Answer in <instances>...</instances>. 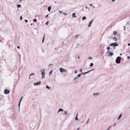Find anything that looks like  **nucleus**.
<instances>
[{
	"mask_svg": "<svg viewBox=\"0 0 130 130\" xmlns=\"http://www.w3.org/2000/svg\"><path fill=\"white\" fill-rule=\"evenodd\" d=\"M45 69H43L41 71V74L42 75L41 78L43 79L45 77Z\"/></svg>",
	"mask_w": 130,
	"mask_h": 130,
	"instance_id": "nucleus-1",
	"label": "nucleus"
},
{
	"mask_svg": "<svg viewBox=\"0 0 130 130\" xmlns=\"http://www.w3.org/2000/svg\"><path fill=\"white\" fill-rule=\"evenodd\" d=\"M121 58L120 57H117L116 60L115 62L117 64H119L121 63Z\"/></svg>",
	"mask_w": 130,
	"mask_h": 130,
	"instance_id": "nucleus-2",
	"label": "nucleus"
},
{
	"mask_svg": "<svg viewBox=\"0 0 130 130\" xmlns=\"http://www.w3.org/2000/svg\"><path fill=\"white\" fill-rule=\"evenodd\" d=\"M106 54H107L108 57L112 56L113 55V53H112L110 51L107 52Z\"/></svg>",
	"mask_w": 130,
	"mask_h": 130,
	"instance_id": "nucleus-3",
	"label": "nucleus"
},
{
	"mask_svg": "<svg viewBox=\"0 0 130 130\" xmlns=\"http://www.w3.org/2000/svg\"><path fill=\"white\" fill-rule=\"evenodd\" d=\"M118 44L117 42H115L114 43H111L110 45L109 46H113L114 47H115L118 45Z\"/></svg>",
	"mask_w": 130,
	"mask_h": 130,
	"instance_id": "nucleus-4",
	"label": "nucleus"
},
{
	"mask_svg": "<svg viewBox=\"0 0 130 130\" xmlns=\"http://www.w3.org/2000/svg\"><path fill=\"white\" fill-rule=\"evenodd\" d=\"M61 73H62L63 72H65L66 71V70L63 68H60L59 69Z\"/></svg>",
	"mask_w": 130,
	"mask_h": 130,
	"instance_id": "nucleus-5",
	"label": "nucleus"
},
{
	"mask_svg": "<svg viewBox=\"0 0 130 130\" xmlns=\"http://www.w3.org/2000/svg\"><path fill=\"white\" fill-rule=\"evenodd\" d=\"M10 92L9 90H7V89H5L4 90V93L6 94H8Z\"/></svg>",
	"mask_w": 130,
	"mask_h": 130,
	"instance_id": "nucleus-6",
	"label": "nucleus"
},
{
	"mask_svg": "<svg viewBox=\"0 0 130 130\" xmlns=\"http://www.w3.org/2000/svg\"><path fill=\"white\" fill-rule=\"evenodd\" d=\"M81 74H79L77 75L75 77L74 80H75L78 78L80 77L81 76Z\"/></svg>",
	"mask_w": 130,
	"mask_h": 130,
	"instance_id": "nucleus-7",
	"label": "nucleus"
},
{
	"mask_svg": "<svg viewBox=\"0 0 130 130\" xmlns=\"http://www.w3.org/2000/svg\"><path fill=\"white\" fill-rule=\"evenodd\" d=\"M23 98V96L21 97V99H20V102H19V105H18V106L19 107V110L20 108V105L21 102L22 101V99Z\"/></svg>",
	"mask_w": 130,
	"mask_h": 130,
	"instance_id": "nucleus-8",
	"label": "nucleus"
},
{
	"mask_svg": "<svg viewBox=\"0 0 130 130\" xmlns=\"http://www.w3.org/2000/svg\"><path fill=\"white\" fill-rule=\"evenodd\" d=\"M41 84V82H37L36 83H34V85L35 86H37L38 85L40 84Z\"/></svg>",
	"mask_w": 130,
	"mask_h": 130,
	"instance_id": "nucleus-9",
	"label": "nucleus"
},
{
	"mask_svg": "<svg viewBox=\"0 0 130 130\" xmlns=\"http://www.w3.org/2000/svg\"><path fill=\"white\" fill-rule=\"evenodd\" d=\"M63 110L61 109V108H60L59 110H58V111H57V113H58L59 112H60V111H61V112H63Z\"/></svg>",
	"mask_w": 130,
	"mask_h": 130,
	"instance_id": "nucleus-10",
	"label": "nucleus"
},
{
	"mask_svg": "<svg viewBox=\"0 0 130 130\" xmlns=\"http://www.w3.org/2000/svg\"><path fill=\"white\" fill-rule=\"evenodd\" d=\"M93 21V20H92L90 22H89V24L88 25V27H90L91 26V24L92 23V22Z\"/></svg>",
	"mask_w": 130,
	"mask_h": 130,
	"instance_id": "nucleus-11",
	"label": "nucleus"
},
{
	"mask_svg": "<svg viewBox=\"0 0 130 130\" xmlns=\"http://www.w3.org/2000/svg\"><path fill=\"white\" fill-rule=\"evenodd\" d=\"M46 88L47 89H48L49 90H51V87H49L47 85H46Z\"/></svg>",
	"mask_w": 130,
	"mask_h": 130,
	"instance_id": "nucleus-12",
	"label": "nucleus"
},
{
	"mask_svg": "<svg viewBox=\"0 0 130 130\" xmlns=\"http://www.w3.org/2000/svg\"><path fill=\"white\" fill-rule=\"evenodd\" d=\"M75 13H73L72 14V17H73V18H75V17H77L75 15Z\"/></svg>",
	"mask_w": 130,
	"mask_h": 130,
	"instance_id": "nucleus-13",
	"label": "nucleus"
},
{
	"mask_svg": "<svg viewBox=\"0 0 130 130\" xmlns=\"http://www.w3.org/2000/svg\"><path fill=\"white\" fill-rule=\"evenodd\" d=\"M47 9L49 12L50 11V10L51 9V6L49 7H48Z\"/></svg>",
	"mask_w": 130,
	"mask_h": 130,
	"instance_id": "nucleus-14",
	"label": "nucleus"
},
{
	"mask_svg": "<svg viewBox=\"0 0 130 130\" xmlns=\"http://www.w3.org/2000/svg\"><path fill=\"white\" fill-rule=\"evenodd\" d=\"M64 114L65 116H66L67 114V111H65L64 112Z\"/></svg>",
	"mask_w": 130,
	"mask_h": 130,
	"instance_id": "nucleus-15",
	"label": "nucleus"
},
{
	"mask_svg": "<svg viewBox=\"0 0 130 130\" xmlns=\"http://www.w3.org/2000/svg\"><path fill=\"white\" fill-rule=\"evenodd\" d=\"M53 71V70H51L50 71V72H49V76H50V75H51V74L52 73Z\"/></svg>",
	"mask_w": 130,
	"mask_h": 130,
	"instance_id": "nucleus-16",
	"label": "nucleus"
},
{
	"mask_svg": "<svg viewBox=\"0 0 130 130\" xmlns=\"http://www.w3.org/2000/svg\"><path fill=\"white\" fill-rule=\"evenodd\" d=\"M122 117V114H120V115H119V116L118 117V118L117 119L118 120H119L120 118L121 117Z\"/></svg>",
	"mask_w": 130,
	"mask_h": 130,
	"instance_id": "nucleus-17",
	"label": "nucleus"
},
{
	"mask_svg": "<svg viewBox=\"0 0 130 130\" xmlns=\"http://www.w3.org/2000/svg\"><path fill=\"white\" fill-rule=\"evenodd\" d=\"M113 39L115 41H117L118 40V39H117V38L116 37H114L113 38Z\"/></svg>",
	"mask_w": 130,
	"mask_h": 130,
	"instance_id": "nucleus-18",
	"label": "nucleus"
},
{
	"mask_svg": "<svg viewBox=\"0 0 130 130\" xmlns=\"http://www.w3.org/2000/svg\"><path fill=\"white\" fill-rule=\"evenodd\" d=\"M89 5L90 6H92V7L94 8H95V6H93V5L92 4H89Z\"/></svg>",
	"mask_w": 130,
	"mask_h": 130,
	"instance_id": "nucleus-19",
	"label": "nucleus"
},
{
	"mask_svg": "<svg viewBox=\"0 0 130 130\" xmlns=\"http://www.w3.org/2000/svg\"><path fill=\"white\" fill-rule=\"evenodd\" d=\"M98 93H94L93 94V95L94 96H97L98 95Z\"/></svg>",
	"mask_w": 130,
	"mask_h": 130,
	"instance_id": "nucleus-20",
	"label": "nucleus"
},
{
	"mask_svg": "<svg viewBox=\"0 0 130 130\" xmlns=\"http://www.w3.org/2000/svg\"><path fill=\"white\" fill-rule=\"evenodd\" d=\"M93 70V69H92V70H90V71H88L87 72H86L85 73H82V74L87 73H88V72H90L91 71H92V70Z\"/></svg>",
	"mask_w": 130,
	"mask_h": 130,
	"instance_id": "nucleus-21",
	"label": "nucleus"
},
{
	"mask_svg": "<svg viewBox=\"0 0 130 130\" xmlns=\"http://www.w3.org/2000/svg\"><path fill=\"white\" fill-rule=\"evenodd\" d=\"M107 50H108V52L110 51V47H109V46H108L107 47Z\"/></svg>",
	"mask_w": 130,
	"mask_h": 130,
	"instance_id": "nucleus-22",
	"label": "nucleus"
},
{
	"mask_svg": "<svg viewBox=\"0 0 130 130\" xmlns=\"http://www.w3.org/2000/svg\"><path fill=\"white\" fill-rule=\"evenodd\" d=\"M113 34L114 35H116L117 34V32L116 31H114L113 32Z\"/></svg>",
	"mask_w": 130,
	"mask_h": 130,
	"instance_id": "nucleus-23",
	"label": "nucleus"
},
{
	"mask_svg": "<svg viewBox=\"0 0 130 130\" xmlns=\"http://www.w3.org/2000/svg\"><path fill=\"white\" fill-rule=\"evenodd\" d=\"M86 19V17H83L82 18L83 20H84Z\"/></svg>",
	"mask_w": 130,
	"mask_h": 130,
	"instance_id": "nucleus-24",
	"label": "nucleus"
},
{
	"mask_svg": "<svg viewBox=\"0 0 130 130\" xmlns=\"http://www.w3.org/2000/svg\"><path fill=\"white\" fill-rule=\"evenodd\" d=\"M34 73H32V74H31L30 75H29V78H30V76H31V75H34Z\"/></svg>",
	"mask_w": 130,
	"mask_h": 130,
	"instance_id": "nucleus-25",
	"label": "nucleus"
},
{
	"mask_svg": "<svg viewBox=\"0 0 130 130\" xmlns=\"http://www.w3.org/2000/svg\"><path fill=\"white\" fill-rule=\"evenodd\" d=\"M77 116H78V114H77L75 118V120H78V118L77 117Z\"/></svg>",
	"mask_w": 130,
	"mask_h": 130,
	"instance_id": "nucleus-26",
	"label": "nucleus"
},
{
	"mask_svg": "<svg viewBox=\"0 0 130 130\" xmlns=\"http://www.w3.org/2000/svg\"><path fill=\"white\" fill-rule=\"evenodd\" d=\"M93 65V64L92 63H91L90 65V67H92Z\"/></svg>",
	"mask_w": 130,
	"mask_h": 130,
	"instance_id": "nucleus-27",
	"label": "nucleus"
},
{
	"mask_svg": "<svg viewBox=\"0 0 130 130\" xmlns=\"http://www.w3.org/2000/svg\"><path fill=\"white\" fill-rule=\"evenodd\" d=\"M17 7L18 8H20L21 7V5L20 4L17 5Z\"/></svg>",
	"mask_w": 130,
	"mask_h": 130,
	"instance_id": "nucleus-28",
	"label": "nucleus"
},
{
	"mask_svg": "<svg viewBox=\"0 0 130 130\" xmlns=\"http://www.w3.org/2000/svg\"><path fill=\"white\" fill-rule=\"evenodd\" d=\"M33 21L35 22H37V20L36 19H34Z\"/></svg>",
	"mask_w": 130,
	"mask_h": 130,
	"instance_id": "nucleus-29",
	"label": "nucleus"
},
{
	"mask_svg": "<svg viewBox=\"0 0 130 130\" xmlns=\"http://www.w3.org/2000/svg\"><path fill=\"white\" fill-rule=\"evenodd\" d=\"M88 58L89 59H92V58L91 57H88Z\"/></svg>",
	"mask_w": 130,
	"mask_h": 130,
	"instance_id": "nucleus-30",
	"label": "nucleus"
},
{
	"mask_svg": "<svg viewBox=\"0 0 130 130\" xmlns=\"http://www.w3.org/2000/svg\"><path fill=\"white\" fill-rule=\"evenodd\" d=\"M20 20H21L22 19V17L21 16H20Z\"/></svg>",
	"mask_w": 130,
	"mask_h": 130,
	"instance_id": "nucleus-31",
	"label": "nucleus"
},
{
	"mask_svg": "<svg viewBox=\"0 0 130 130\" xmlns=\"http://www.w3.org/2000/svg\"><path fill=\"white\" fill-rule=\"evenodd\" d=\"M77 70H75V74H76V73H77Z\"/></svg>",
	"mask_w": 130,
	"mask_h": 130,
	"instance_id": "nucleus-32",
	"label": "nucleus"
},
{
	"mask_svg": "<svg viewBox=\"0 0 130 130\" xmlns=\"http://www.w3.org/2000/svg\"><path fill=\"white\" fill-rule=\"evenodd\" d=\"M25 21L26 22H28V20H25Z\"/></svg>",
	"mask_w": 130,
	"mask_h": 130,
	"instance_id": "nucleus-33",
	"label": "nucleus"
},
{
	"mask_svg": "<svg viewBox=\"0 0 130 130\" xmlns=\"http://www.w3.org/2000/svg\"><path fill=\"white\" fill-rule=\"evenodd\" d=\"M48 24V22H46L45 23V24L46 25H47Z\"/></svg>",
	"mask_w": 130,
	"mask_h": 130,
	"instance_id": "nucleus-34",
	"label": "nucleus"
},
{
	"mask_svg": "<svg viewBox=\"0 0 130 130\" xmlns=\"http://www.w3.org/2000/svg\"><path fill=\"white\" fill-rule=\"evenodd\" d=\"M44 37L43 39V40H42V42L43 43V42H44Z\"/></svg>",
	"mask_w": 130,
	"mask_h": 130,
	"instance_id": "nucleus-35",
	"label": "nucleus"
},
{
	"mask_svg": "<svg viewBox=\"0 0 130 130\" xmlns=\"http://www.w3.org/2000/svg\"><path fill=\"white\" fill-rule=\"evenodd\" d=\"M80 72L82 73V69H81L80 70Z\"/></svg>",
	"mask_w": 130,
	"mask_h": 130,
	"instance_id": "nucleus-36",
	"label": "nucleus"
},
{
	"mask_svg": "<svg viewBox=\"0 0 130 130\" xmlns=\"http://www.w3.org/2000/svg\"><path fill=\"white\" fill-rule=\"evenodd\" d=\"M63 14H64L65 15H66L67 14L64 13H63Z\"/></svg>",
	"mask_w": 130,
	"mask_h": 130,
	"instance_id": "nucleus-37",
	"label": "nucleus"
},
{
	"mask_svg": "<svg viewBox=\"0 0 130 130\" xmlns=\"http://www.w3.org/2000/svg\"><path fill=\"white\" fill-rule=\"evenodd\" d=\"M48 15H46V16H45V18H47L48 17Z\"/></svg>",
	"mask_w": 130,
	"mask_h": 130,
	"instance_id": "nucleus-38",
	"label": "nucleus"
},
{
	"mask_svg": "<svg viewBox=\"0 0 130 130\" xmlns=\"http://www.w3.org/2000/svg\"><path fill=\"white\" fill-rule=\"evenodd\" d=\"M110 126H110L109 127H108V129H107L106 130H108L109 129V128H110Z\"/></svg>",
	"mask_w": 130,
	"mask_h": 130,
	"instance_id": "nucleus-39",
	"label": "nucleus"
},
{
	"mask_svg": "<svg viewBox=\"0 0 130 130\" xmlns=\"http://www.w3.org/2000/svg\"><path fill=\"white\" fill-rule=\"evenodd\" d=\"M127 59H129L130 58V57L129 56H127Z\"/></svg>",
	"mask_w": 130,
	"mask_h": 130,
	"instance_id": "nucleus-40",
	"label": "nucleus"
},
{
	"mask_svg": "<svg viewBox=\"0 0 130 130\" xmlns=\"http://www.w3.org/2000/svg\"><path fill=\"white\" fill-rule=\"evenodd\" d=\"M59 12H60V13H62V11H59Z\"/></svg>",
	"mask_w": 130,
	"mask_h": 130,
	"instance_id": "nucleus-41",
	"label": "nucleus"
},
{
	"mask_svg": "<svg viewBox=\"0 0 130 130\" xmlns=\"http://www.w3.org/2000/svg\"><path fill=\"white\" fill-rule=\"evenodd\" d=\"M113 2H114L115 1V0H111Z\"/></svg>",
	"mask_w": 130,
	"mask_h": 130,
	"instance_id": "nucleus-42",
	"label": "nucleus"
},
{
	"mask_svg": "<svg viewBox=\"0 0 130 130\" xmlns=\"http://www.w3.org/2000/svg\"><path fill=\"white\" fill-rule=\"evenodd\" d=\"M128 46H129V45H130V43H128Z\"/></svg>",
	"mask_w": 130,
	"mask_h": 130,
	"instance_id": "nucleus-43",
	"label": "nucleus"
},
{
	"mask_svg": "<svg viewBox=\"0 0 130 130\" xmlns=\"http://www.w3.org/2000/svg\"><path fill=\"white\" fill-rule=\"evenodd\" d=\"M78 59H79V56H78Z\"/></svg>",
	"mask_w": 130,
	"mask_h": 130,
	"instance_id": "nucleus-44",
	"label": "nucleus"
},
{
	"mask_svg": "<svg viewBox=\"0 0 130 130\" xmlns=\"http://www.w3.org/2000/svg\"><path fill=\"white\" fill-rule=\"evenodd\" d=\"M89 119L88 120V121L86 123V124H87L88 123V121H89Z\"/></svg>",
	"mask_w": 130,
	"mask_h": 130,
	"instance_id": "nucleus-45",
	"label": "nucleus"
},
{
	"mask_svg": "<svg viewBox=\"0 0 130 130\" xmlns=\"http://www.w3.org/2000/svg\"><path fill=\"white\" fill-rule=\"evenodd\" d=\"M20 48V47L19 46H17V48Z\"/></svg>",
	"mask_w": 130,
	"mask_h": 130,
	"instance_id": "nucleus-46",
	"label": "nucleus"
},
{
	"mask_svg": "<svg viewBox=\"0 0 130 130\" xmlns=\"http://www.w3.org/2000/svg\"><path fill=\"white\" fill-rule=\"evenodd\" d=\"M87 6H86V9H87Z\"/></svg>",
	"mask_w": 130,
	"mask_h": 130,
	"instance_id": "nucleus-47",
	"label": "nucleus"
},
{
	"mask_svg": "<svg viewBox=\"0 0 130 130\" xmlns=\"http://www.w3.org/2000/svg\"><path fill=\"white\" fill-rule=\"evenodd\" d=\"M33 25V24H32V23H31V24H30V25Z\"/></svg>",
	"mask_w": 130,
	"mask_h": 130,
	"instance_id": "nucleus-48",
	"label": "nucleus"
},
{
	"mask_svg": "<svg viewBox=\"0 0 130 130\" xmlns=\"http://www.w3.org/2000/svg\"><path fill=\"white\" fill-rule=\"evenodd\" d=\"M52 65V64H50V65H49V66H50V65Z\"/></svg>",
	"mask_w": 130,
	"mask_h": 130,
	"instance_id": "nucleus-49",
	"label": "nucleus"
},
{
	"mask_svg": "<svg viewBox=\"0 0 130 130\" xmlns=\"http://www.w3.org/2000/svg\"><path fill=\"white\" fill-rule=\"evenodd\" d=\"M115 125H116V124L115 123L114 124V126H115Z\"/></svg>",
	"mask_w": 130,
	"mask_h": 130,
	"instance_id": "nucleus-50",
	"label": "nucleus"
},
{
	"mask_svg": "<svg viewBox=\"0 0 130 130\" xmlns=\"http://www.w3.org/2000/svg\"><path fill=\"white\" fill-rule=\"evenodd\" d=\"M79 129V128L78 129H77V130H78Z\"/></svg>",
	"mask_w": 130,
	"mask_h": 130,
	"instance_id": "nucleus-51",
	"label": "nucleus"
},
{
	"mask_svg": "<svg viewBox=\"0 0 130 130\" xmlns=\"http://www.w3.org/2000/svg\"><path fill=\"white\" fill-rule=\"evenodd\" d=\"M120 55H122V54H120Z\"/></svg>",
	"mask_w": 130,
	"mask_h": 130,
	"instance_id": "nucleus-52",
	"label": "nucleus"
},
{
	"mask_svg": "<svg viewBox=\"0 0 130 130\" xmlns=\"http://www.w3.org/2000/svg\"><path fill=\"white\" fill-rule=\"evenodd\" d=\"M129 54H130V51L129 52Z\"/></svg>",
	"mask_w": 130,
	"mask_h": 130,
	"instance_id": "nucleus-53",
	"label": "nucleus"
},
{
	"mask_svg": "<svg viewBox=\"0 0 130 130\" xmlns=\"http://www.w3.org/2000/svg\"><path fill=\"white\" fill-rule=\"evenodd\" d=\"M76 36V37H77V36Z\"/></svg>",
	"mask_w": 130,
	"mask_h": 130,
	"instance_id": "nucleus-54",
	"label": "nucleus"
},
{
	"mask_svg": "<svg viewBox=\"0 0 130 130\" xmlns=\"http://www.w3.org/2000/svg\"><path fill=\"white\" fill-rule=\"evenodd\" d=\"M22 1V0H20V1Z\"/></svg>",
	"mask_w": 130,
	"mask_h": 130,
	"instance_id": "nucleus-55",
	"label": "nucleus"
},
{
	"mask_svg": "<svg viewBox=\"0 0 130 130\" xmlns=\"http://www.w3.org/2000/svg\"><path fill=\"white\" fill-rule=\"evenodd\" d=\"M83 121H82V123H83Z\"/></svg>",
	"mask_w": 130,
	"mask_h": 130,
	"instance_id": "nucleus-56",
	"label": "nucleus"
},
{
	"mask_svg": "<svg viewBox=\"0 0 130 130\" xmlns=\"http://www.w3.org/2000/svg\"><path fill=\"white\" fill-rule=\"evenodd\" d=\"M1 41V40H0V42Z\"/></svg>",
	"mask_w": 130,
	"mask_h": 130,
	"instance_id": "nucleus-57",
	"label": "nucleus"
},
{
	"mask_svg": "<svg viewBox=\"0 0 130 130\" xmlns=\"http://www.w3.org/2000/svg\"><path fill=\"white\" fill-rule=\"evenodd\" d=\"M129 22H130V20Z\"/></svg>",
	"mask_w": 130,
	"mask_h": 130,
	"instance_id": "nucleus-58",
	"label": "nucleus"
}]
</instances>
